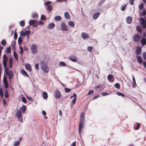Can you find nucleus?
Instances as JSON below:
<instances>
[{"instance_id":"nucleus-1","label":"nucleus","mask_w":146,"mask_h":146,"mask_svg":"<svg viewBox=\"0 0 146 146\" xmlns=\"http://www.w3.org/2000/svg\"><path fill=\"white\" fill-rule=\"evenodd\" d=\"M85 113L84 112H82L81 115L80 119L79 125V133H80L81 132L84 124V117Z\"/></svg>"},{"instance_id":"nucleus-2","label":"nucleus","mask_w":146,"mask_h":146,"mask_svg":"<svg viewBox=\"0 0 146 146\" xmlns=\"http://www.w3.org/2000/svg\"><path fill=\"white\" fill-rule=\"evenodd\" d=\"M41 69L44 72L48 73L49 71V69L48 67V65H47L45 62L44 61L41 62Z\"/></svg>"},{"instance_id":"nucleus-3","label":"nucleus","mask_w":146,"mask_h":146,"mask_svg":"<svg viewBox=\"0 0 146 146\" xmlns=\"http://www.w3.org/2000/svg\"><path fill=\"white\" fill-rule=\"evenodd\" d=\"M15 114L17 117L18 121L22 122L23 121V118L21 111L19 110H17Z\"/></svg>"},{"instance_id":"nucleus-4","label":"nucleus","mask_w":146,"mask_h":146,"mask_svg":"<svg viewBox=\"0 0 146 146\" xmlns=\"http://www.w3.org/2000/svg\"><path fill=\"white\" fill-rule=\"evenodd\" d=\"M6 69V72L7 74L8 75L9 80L12 79L13 78V74L12 71H9V68H7Z\"/></svg>"},{"instance_id":"nucleus-5","label":"nucleus","mask_w":146,"mask_h":146,"mask_svg":"<svg viewBox=\"0 0 146 146\" xmlns=\"http://www.w3.org/2000/svg\"><path fill=\"white\" fill-rule=\"evenodd\" d=\"M141 36L138 34H135L134 35L133 37V40L135 42H138L141 39Z\"/></svg>"},{"instance_id":"nucleus-6","label":"nucleus","mask_w":146,"mask_h":146,"mask_svg":"<svg viewBox=\"0 0 146 146\" xmlns=\"http://www.w3.org/2000/svg\"><path fill=\"white\" fill-rule=\"evenodd\" d=\"M8 60V58L6 55L3 56V64L5 69H6L7 66V61Z\"/></svg>"},{"instance_id":"nucleus-7","label":"nucleus","mask_w":146,"mask_h":146,"mask_svg":"<svg viewBox=\"0 0 146 146\" xmlns=\"http://www.w3.org/2000/svg\"><path fill=\"white\" fill-rule=\"evenodd\" d=\"M140 21L142 28L145 29L146 28V19L145 20L142 17L140 19Z\"/></svg>"},{"instance_id":"nucleus-8","label":"nucleus","mask_w":146,"mask_h":146,"mask_svg":"<svg viewBox=\"0 0 146 146\" xmlns=\"http://www.w3.org/2000/svg\"><path fill=\"white\" fill-rule=\"evenodd\" d=\"M61 30L63 31H68V26L64 22H62L61 24Z\"/></svg>"},{"instance_id":"nucleus-9","label":"nucleus","mask_w":146,"mask_h":146,"mask_svg":"<svg viewBox=\"0 0 146 146\" xmlns=\"http://www.w3.org/2000/svg\"><path fill=\"white\" fill-rule=\"evenodd\" d=\"M31 50L33 54H35L37 51L36 46L34 44H33L31 47Z\"/></svg>"},{"instance_id":"nucleus-10","label":"nucleus","mask_w":146,"mask_h":146,"mask_svg":"<svg viewBox=\"0 0 146 146\" xmlns=\"http://www.w3.org/2000/svg\"><path fill=\"white\" fill-rule=\"evenodd\" d=\"M69 59L74 62H76L77 61V58L76 56L74 55H71L70 56Z\"/></svg>"},{"instance_id":"nucleus-11","label":"nucleus","mask_w":146,"mask_h":146,"mask_svg":"<svg viewBox=\"0 0 146 146\" xmlns=\"http://www.w3.org/2000/svg\"><path fill=\"white\" fill-rule=\"evenodd\" d=\"M108 79L111 82H113L115 80V78L114 76L111 74H109L108 75Z\"/></svg>"},{"instance_id":"nucleus-12","label":"nucleus","mask_w":146,"mask_h":146,"mask_svg":"<svg viewBox=\"0 0 146 146\" xmlns=\"http://www.w3.org/2000/svg\"><path fill=\"white\" fill-rule=\"evenodd\" d=\"M81 37L83 39L86 40L89 38L88 35L84 32H83L81 33Z\"/></svg>"},{"instance_id":"nucleus-13","label":"nucleus","mask_w":146,"mask_h":146,"mask_svg":"<svg viewBox=\"0 0 146 146\" xmlns=\"http://www.w3.org/2000/svg\"><path fill=\"white\" fill-rule=\"evenodd\" d=\"M61 94L59 91L56 90L55 92L54 96L56 98H58L60 97Z\"/></svg>"},{"instance_id":"nucleus-14","label":"nucleus","mask_w":146,"mask_h":146,"mask_svg":"<svg viewBox=\"0 0 146 146\" xmlns=\"http://www.w3.org/2000/svg\"><path fill=\"white\" fill-rule=\"evenodd\" d=\"M126 21L127 23L130 24L132 22V18L130 16L128 17L126 19Z\"/></svg>"},{"instance_id":"nucleus-15","label":"nucleus","mask_w":146,"mask_h":146,"mask_svg":"<svg viewBox=\"0 0 146 146\" xmlns=\"http://www.w3.org/2000/svg\"><path fill=\"white\" fill-rule=\"evenodd\" d=\"M136 29L138 32H139L140 34L142 33V27L139 25L137 26L136 27Z\"/></svg>"},{"instance_id":"nucleus-16","label":"nucleus","mask_w":146,"mask_h":146,"mask_svg":"<svg viewBox=\"0 0 146 146\" xmlns=\"http://www.w3.org/2000/svg\"><path fill=\"white\" fill-rule=\"evenodd\" d=\"M100 13L99 12H97L94 14L93 16V17L94 19H96L99 16Z\"/></svg>"},{"instance_id":"nucleus-17","label":"nucleus","mask_w":146,"mask_h":146,"mask_svg":"<svg viewBox=\"0 0 146 146\" xmlns=\"http://www.w3.org/2000/svg\"><path fill=\"white\" fill-rule=\"evenodd\" d=\"M26 69L29 71L31 72L32 70L31 66L29 64H27L25 65Z\"/></svg>"},{"instance_id":"nucleus-18","label":"nucleus","mask_w":146,"mask_h":146,"mask_svg":"<svg viewBox=\"0 0 146 146\" xmlns=\"http://www.w3.org/2000/svg\"><path fill=\"white\" fill-rule=\"evenodd\" d=\"M141 43L143 46L145 45L146 44V38L144 37L141 40Z\"/></svg>"},{"instance_id":"nucleus-19","label":"nucleus","mask_w":146,"mask_h":146,"mask_svg":"<svg viewBox=\"0 0 146 146\" xmlns=\"http://www.w3.org/2000/svg\"><path fill=\"white\" fill-rule=\"evenodd\" d=\"M21 73L23 75L25 76L28 77H29V75L26 72V71L24 70H21Z\"/></svg>"},{"instance_id":"nucleus-20","label":"nucleus","mask_w":146,"mask_h":146,"mask_svg":"<svg viewBox=\"0 0 146 146\" xmlns=\"http://www.w3.org/2000/svg\"><path fill=\"white\" fill-rule=\"evenodd\" d=\"M42 96L44 99H47L48 98V94L47 93L45 92H44L42 94Z\"/></svg>"},{"instance_id":"nucleus-21","label":"nucleus","mask_w":146,"mask_h":146,"mask_svg":"<svg viewBox=\"0 0 146 146\" xmlns=\"http://www.w3.org/2000/svg\"><path fill=\"white\" fill-rule=\"evenodd\" d=\"M68 25L69 26L72 27H74L75 26V24L74 22L72 21H69L68 22Z\"/></svg>"},{"instance_id":"nucleus-22","label":"nucleus","mask_w":146,"mask_h":146,"mask_svg":"<svg viewBox=\"0 0 146 146\" xmlns=\"http://www.w3.org/2000/svg\"><path fill=\"white\" fill-rule=\"evenodd\" d=\"M64 16L65 18L67 19H69L70 18V15L69 13L67 12H66L64 13Z\"/></svg>"},{"instance_id":"nucleus-23","label":"nucleus","mask_w":146,"mask_h":146,"mask_svg":"<svg viewBox=\"0 0 146 146\" xmlns=\"http://www.w3.org/2000/svg\"><path fill=\"white\" fill-rule=\"evenodd\" d=\"M21 110L22 111L23 113H25L26 110V106L25 105H23L21 108Z\"/></svg>"},{"instance_id":"nucleus-24","label":"nucleus","mask_w":146,"mask_h":146,"mask_svg":"<svg viewBox=\"0 0 146 146\" xmlns=\"http://www.w3.org/2000/svg\"><path fill=\"white\" fill-rule=\"evenodd\" d=\"M13 58H10L9 60V67L10 68L12 67L13 64Z\"/></svg>"},{"instance_id":"nucleus-25","label":"nucleus","mask_w":146,"mask_h":146,"mask_svg":"<svg viewBox=\"0 0 146 146\" xmlns=\"http://www.w3.org/2000/svg\"><path fill=\"white\" fill-rule=\"evenodd\" d=\"M55 26V24L53 23H51L48 25V28L49 29L53 28Z\"/></svg>"},{"instance_id":"nucleus-26","label":"nucleus","mask_w":146,"mask_h":146,"mask_svg":"<svg viewBox=\"0 0 146 146\" xmlns=\"http://www.w3.org/2000/svg\"><path fill=\"white\" fill-rule=\"evenodd\" d=\"M4 96L6 98H7L9 97V94L8 90L6 89L4 92Z\"/></svg>"},{"instance_id":"nucleus-27","label":"nucleus","mask_w":146,"mask_h":146,"mask_svg":"<svg viewBox=\"0 0 146 146\" xmlns=\"http://www.w3.org/2000/svg\"><path fill=\"white\" fill-rule=\"evenodd\" d=\"M62 19V17L60 16H57L54 17V20L56 21H60Z\"/></svg>"},{"instance_id":"nucleus-28","label":"nucleus","mask_w":146,"mask_h":146,"mask_svg":"<svg viewBox=\"0 0 146 146\" xmlns=\"http://www.w3.org/2000/svg\"><path fill=\"white\" fill-rule=\"evenodd\" d=\"M141 52V49L140 48H138L136 50V53L137 54H140Z\"/></svg>"},{"instance_id":"nucleus-29","label":"nucleus","mask_w":146,"mask_h":146,"mask_svg":"<svg viewBox=\"0 0 146 146\" xmlns=\"http://www.w3.org/2000/svg\"><path fill=\"white\" fill-rule=\"evenodd\" d=\"M137 58L140 64H142V59L141 58V57L140 56H137Z\"/></svg>"},{"instance_id":"nucleus-30","label":"nucleus","mask_w":146,"mask_h":146,"mask_svg":"<svg viewBox=\"0 0 146 146\" xmlns=\"http://www.w3.org/2000/svg\"><path fill=\"white\" fill-rule=\"evenodd\" d=\"M36 21L33 20H30L29 21V24L30 25H34V24H35L36 22Z\"/></svg>"},{"instance_id":"nucleus-31","label":"nucleus","mask_w":146,"mask_h":146,"mask_svg":"<svg viewBox=\"0 0 146 146\" xmlns=\"http://www.w3.org/2000/svg\"><path fill=\"white\" fill-rule=\"evenodd\" d=\"M13 55L15 60H18V55L15 51L14 52Z\"/></svg>"},{"instance_id":"nucleus-32","label":"nucleus","mask_w":146,"mask_h":146,"mask_svg":"<svg viewBox=\"0 0 146 146\" xmlns=\"http://www.w3.org/2000/svg\"><path fill=\"white\" fill-rule=\"evenodd\" d=\"M114 86L117 88L118 89H120V85L119 83H116L114 85Z\"/></svg>"},{"instance_id":"nucleus-33","label":"nucleus","mask_w":146,"mask_h":146,"mask_svg":"<svg viewBox=\"0 0 146 146\" xmlns=\"http://www.w3.org/2000/svg\"><path fill=\"white\" fill-rule=\"evenodd\" d=\"M105 1V0H102L100 1L99 3L98 4V7H101L102 6L103 3Z\"/></svg>"},{"instance_id":"nucleus-34","label":"nucleus","mask_w":146,"mask_h":146,"mask_svg":"<svg viewBox=\"0 0 146 146\" xmlns=\"http://www.w3.org/2000/svg\"><path fill=\"white\" fill-rule=\"evenodd\" d=\"M93 49V48L92 46H89L88 47V50L89 52H91Z\"/></svg>"},{"instance_id":"nucleus-35","label":"nucleus","mask_w":146,"mask_h":146,"mask_svg":"<svg viewBox=\"0 0 146 146\" xmlns=\"http://www.w3.org/2000/svg\"><path fill=\"white\" fill-rule=\"evenodd\" d=\"M22 41V38L21 37H19L18 38V42L19 44L21 43Z\"/></svg>"},{"instance_id":"nucleus-36","label":"nucleus","mask_w":146,"mask_h":146,"mask_svg":"<svg viewBox=\"0 0 146 146\" xmlns=\"http://www.w3.org/2000/svg\"><path fill=\"white\" fill-rule=\"evenodd\" d=\"M20 25L21 27H23L25 25V22L23 21H21L20 22Z\"/></svg>"},{"instance_id":"nucleus-37","label":"nucleus","mask_w":146,"mask_h":146,"mask_svg":"<svg viewBox=\"0 0 146 146\" xmlns=\"http://www.w3.org/2000/svg\"><path fill=\"white\" fill-rule=\"evenodd\" d=\"M60 66H66V64L63 62H61L59 64Z\"/></svg>"},{"instance_id":"nucleus-38","label":"nucleus","mask_w":146,"mask_h":146,"mask_svg":"<svg viewBox=\"0 0 146 146\" xmlns=\"http://www.w3.org/2000/svg\"><path fill=\"white\" fill-rule=\"evenodd\" d=\"M52 9V6L51 5H48L47 7V9L48 10L50 11Z\"/></svg>"},{"instance_id":"nucleus-39","label":"nucleus","mask_w":146,"mask_h":146,"mask_svg":"<svg viewBox=\"0 0 146 146\" xmlns=\"http://www.w3.org/2000/svg\"><path fill=\"white\" fill-rule=\"evenodd\" d=\"M117 94L119 96H121L123 97H125V95L121 92H117Z\"/></svg>"},{"instance_id":"nucleus-40","label":"nucleus","mask_w":146,"mask_h":146,"mask_svg":"<svg viewBox=\"0 0 146 146\" xmlns=\"http://www.w3.org/2000/svg\"><path fill=\"white\" fill-rule=\"evenodd\" d=\"M37 15L36 13H33L32 15V17L33 18H35L37 17Z\"/></svg>"},{"instance_id":"nucleus-41","label":"nucleus","mask_w":146,"mask_h":146,"mask_svg":"<svg viewBox=\"0 0 146 146\" xmlns=\"http://www.w3.org/2000/svg\"><path fill=\"white\" fill-rule=\"evenodd\" d=\"M0 95L1 97H3V92L2 88H0Z\"/></svg>"},{"instance_id":"nucleus-42","label":"nucleus","mask_w":146,"mask_h":146,"mask_svg":"<svg viewBox=\"0 0 146 146\" xmlns=\"http://www.w3.org/2000/svg\"><path fill=\"white\" fill-rule=\"evenodd\" d=\"M20 144L19 142V141H15L14 144V145L15 146H18Z\"/></svg>"},{"instance_id":"nucleus-43","label":"nucleus","mask_w":146,"mask_h":146,"mask_svg":"<svg viewBox=\"0 0 146 146\" xmlns=\"http://www.w3.org/2000/svg\"><path fill=\"white\" fill-rule=\"evenodd\" d=\"M25 35H29L30 34V31H26L25 32Z\"/></svg>"},{"instance_id":"nucleus-44","label":"nucleus","mask_w":146,"mask_h":146,"mask_svg":"<svg viewBox=\"0 0 146 146\" xmlns=\"http://www.w3.org/2000/svg\"><path fill=\"white\" fill-rule=\"evenodd\" d=\"M20 52L21 53V55H23V49L22 48V47L21 46L20 47Z\"/></svg>"},{"instance_id":"nucleus-45","label":"nucleus","mask_w":146,"mask_h":146,"mask_svg":"<svg viewBox=\"0 0 146 146\" xmlns=\"http://www.w3.org/2000/svg\"><path fill=\"white\" fill-rule=\"evenodd\" d=\"M143 58L145 60H146V52H143L142 54Z\"/></svg>"},{"instance_id":"nucleus-46","label":"nucleus","mask_w":146,"mask_h":146,"mask_svg":"<svg viewBox=\"0 0 146 146\" xmlns=\"http://www.w3.org/2000/svg\"><path fill=\"white\" fill-rule=\"evenodd\" d=\"M143 6L144 4L143 3H141L140 5L139 6V8H140L141 11L143 9Z\"/></svg>"},{"instance_id":"nucleus-47","label":"nucleus","mask_w":146,"mask_h":146,"mask_svg":"<svg viewBox=\"0 0 146 146\" xmlns=\"http://www.w3.org/2000/svg\"><path fill=\"white\" fill-rule=\"evenodd\" d=\"M22 102L24 103H26L27 100L25 97H23L21 98Z\"/></svg>"},{"instance_id":"nucleus-48","label":"nucleus","mask_w":146,"mask_h":146,"mask_svg":"<svg viewBox=\"0 0 146 146\" xmlns=\"http://www.w3.org/2000/svg\"><path fill=\"white\" fill-rule=\"evenodd\" d=\"M127 5V4L126 5H125L124 6H122L121 9V10H122V11H124Z\"/></svg>"},{"instance_id":"nucleus-49","label":"nucleus","mask_w":146,"mask_h":146,"mask_svg":"<svg viewBox=\"0 0 146 146\" xmlns=\"http://www.w3.org/2000/svg\"><path fill=\"white\" fill-rule=\"evenodd\" d=\"M1 44L3 46L5 45L6 44V41L4 40H2L1 42Z\"/></svg>"},{"instance_id":"nucleus-50","label":"nucleus","mask_w":146,"mask_h":146,"mask_svg":"<svg viewBox=\"0 0 146 146\" xmlns=\"http://www.w3.org/2000/svg\"><path fill=\"white\" fill-rule=\"evenodd\" d=\"M64 90L66 92H70L71 89L67 88H66L64 89Z\"/></svg>"},{"instance_id":"nucleus-51","label":"nucleus","mask_w":146,"mask_h":146,"mask_svg":"<svg viewBox=\"0 0 146 146\" xmlns=\"http://www.w3.org/2000/svg\"><path fill=\"white\" fill-rule=\"evenodd\" d=\"M94 93V91L93 90H89V92L87 94V95H88L92 94H93Z\"/></svg>"},{"instance_id":"nucleus-52","label":"nucleus","mask_w":146,"mask_h":146,"mask_svg":"<svg viewBox=\"0 0 146 146\" xmlns=\"http://www.w3.org/2000/svg\"><path fill=\"white\" fill-rule=\"evenodd\" d=\"M7 52L9 53H11V48L10 47H8L7 48Z\"/></svg>"},{"instance_id":"nucleus-53","label":"nucleus","mask_w":146,"mask_h":146,"mask_svg":"<svg viewBox=\"0 0 146 146\" xmlns=\"http://www.w3.org/2000/svg\"><path fill=\"white\" fill-rule=\"evenodd\" d=\"M140 124L139 123H137V126L135 128V130H138L140 128Z\"/></svg>"},{"instance_id":"nucleus-54","label":"nucleus","mask_w":146,"mask_h":146,"mask_svg":"<svg viewBox=\"0 0 146 146\" xmlns=\"http://www.w3.org/2000/svg\"><path fill=\"white\" fill-rule=\"evenodd\" d=\"M35 67L36 70H38L39 69L38 67V63H36L35 65Z\"/></svg>"},{"instance_id":"nucleus-55","label":"nucleus","mask_w":146,"mask_h":146,"mask_svg":"<svg viewBox=\"0 0 146 146\" xmlns=\"http://www.w3.org/2000/svg\"><path fill=\"white\" fill-rule=\"evenodd\" d=\"M25 32L22 31L21 32L20 34L21 36H25Z\"/></svg>"},{"instance_id":"nucleus-56","label":"nucleus","mask_w":146,"mask_h":146,"mask_svg":"<svg viewBox=\"0 0 146 146\" xmlns=\"http://www.w3.org/2000/svg\"><path fill=\"white\" fill-rule=\"evenodd\" d=\"M14 37L15 39H17V34L16 32H15L14 34Z\"/></svg>"},{"instance_id":"nucleus-57","label":"nucleus","mask_w":146,"mask_h":146,"mask_svg":"<svg viewBox=\"0 0 146 146\" xmlns=\"http://www.w3.org/2000/svg\"><path fill=\"white\" fill-rule=\"evenodd\" d=\"M73 97L74 98H77V95L76 94H74L73 96H71L70 97V98L71 99Z\"/></svg>"},{"instance_id":"nucleus-58","label":"nucleus","mask_w":146,"mask_h":146,"mask_svg":"<svg viewBox=\"0 0 146 146\" xmlns=\"http://www.w3.org/2000/svg\"><path fill=\"white\" fill-rule=\"evenodd\" d=\"M102 94L103 96H106L110 94L106 92H104Z\"/></svg>"},{"instance_id":"nucleus-59","label":"nucleus","mask_w":146,"mask_h":146,"mask_svg":"<svg viewBox=\"0 0 146 146\" xmlns=\"http://www.w3.org/2000/svg\"><path fill=\"white\" fill-rule=\"evenodd\" d=\"M4 84V85L5 86V88L6 89H7V88H8V87H9V85H8V83Z\"/></svg>"},{"instance_id":"nucleus-60","label":"nucleus","mask_w":146,"mask_h":146,"mask_svg":"<svg viewBox=\"0 0 146 146\" xmlns=\"http://www.w3.org/2000/svg\"><path fill=\"white\" fill-rule=\"evenodd\" d=\"M41 20H44L45 19V17L44 16V15H42L41 16Z\"/></svg>"},{"instance_id":"nucleus-61","label":"nucleus","mask_w":146,"mask_h":146,"mask_svg":"<svg viewBox=\"0 0 146 146\" xmlns=\"http://www.w3.org/2000/svg\"><path fill=\"white\" fill-rule=\"evenodd\" d=\"M77 98H74L72 100V103L73 104H75L76 102Z\"/></svg>"},{"instance_id":"nucleus-62","label":"nucleus","mask_w":146,"mask_h":146,"mask_svg":"<svg viewBox=\"0 0 146 146\" xmlns=\"http://www.w3.org/2000/svg\"><path fill=\"white\" fill-rule=\"evenodd\" d=\"M50 2L49 1H47L45 3V4L46 5H50Z\"/></svg>"},{"instance_id":"nucleus-63","label":"nucleus","mask_w":146,"mask_h":146,"mask_svg":"<svg viewBox=\"0 0 146 146\" xmlns=\"http://www.w3.org/2000/svg\"><path fill=\"white\" fill-rule=\"evenodd\" d=\"M38 22L35 23V24H34L33 25V27H36L38 25Z\"/></svg>"},{"instance_id":"nucleus-64","label":"nucleus","mask_w":146,"mask_h":146,"mask_svg":"<svg viewBox=\"0 0 146 146\" xmlns=\"http://www.w3.org/2000/svg\"><path fill=\"white\" fill-rule=\"evenodd\" d=\"M143 16L145 17L146 14V10L144 11H143Z\"/></svg>"}]
</instances>
